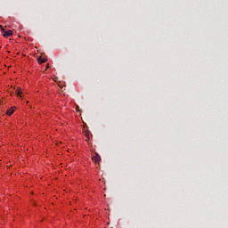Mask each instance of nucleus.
<instances>
[{
	"label": "nucleus",
	"instance_id": "nucleus-1",
	"mask_svg": "<svg viewBox=\"0 0 228 228\" xmlns=\"http://www.w3.org/2000/svg\"><path fill=\"white\" fill-rule=\"evenodd\" d=\"M0 28H2V35L3 37H4L5 38H8V37H12L13 35V33L12 32V30H6L3 28L2 25H0Z\"/></svg>",
	"mask_w": 228,
	"mask_h": 228
},
{
	"label": "nucleus",
	"instance_id": "nucleus-5",
	"mask_svg": "<svg viewBox=\"0 0 228 228\" xmlns=\"http://www.w3.org/2000/svg\"><path fill=\"white\" fill-rule=\"evenodd\" d=\"M38 63H45V61H47V59L44 58V57H39L37 59Z\"/></svg>",
	"mask_w": 228,
	"mask_h": 228
},
{
	"label": "nucleus",
	"instance_id": "nucleus-3",
	"mask_svg": "<svg viewBox=\"0 0 228 228\" xmlns=\"http://www.w3.org/2000/svg\"><path fill=\"white\" fill-rule=\"evenodd\" d=\"M15 94L17 95V97H22V89L20 87H17Z\"/></svg>",
	"mask_w": 228,
	"mask_h": 228
},
{
	"label": "nucleus",
	"instance_id": "nucleus-4",
	"mask_svg": "<svg viewBox=\"0 0 228 228\" xmlns=\"http://www.w3.org/2000/svg\"><path fill=\"white\" fill-rule=\"evenodd\" d=\"M15 112V109L14 108H11L10 110H8L6 111V115H13V113Z\"/></svg>",
	"mask_w": 228,
	"mask_h": 228
},
{
	"label": "nucleus",
	"instance_id": "nucleus-6",
	"mask_svg": "<svg viewBox=\"0 0 228 228\" xmlns=\"http://www.w3.org/2000/svg\"><path fill=\"white\" fill-rule=\"evenodd\" d=\"M85 136L87 137V139L86 140V142H88L90 140V131L86 130L85 132Z\"/></svg>",
	"mask_w": 228,
	"mask_h": 228
},
{
	"label": "nucleus",
	"instance_id": "nucleus-2",
	"mask_svg": "<svg viewBox=\"0 0 228 228\" xmlns=\"http://www.w3.org/2000/svg\"><path fill=\"white\" fill-rule=\"evenodd\" d=\"M93 160L95 161V163L101 162V156H99V153L95 152V156L93 157Z\"/></svg>",
	"mask_w": 228,
	"mask_h": 228
},
{
	"label": "nucleus",
	"instance_id": "nucleus-7",
	"mask_svg": "<svg viewBox=\"0 0 228 228\" xmlns=\"http://www.w3.org/2000/svg\"><path fill=\"white\" fill-rule=\"evenodd\" d=\"M46 69H49V65L46 66Z\"/></svg>",
	"mask_w": 228,
	"mask_h": 228
}]
</instances>
